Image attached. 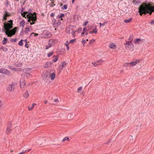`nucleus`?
<instances>
[{
  "mask_svg": "<svg viewBox=\"0 0 154 154\" xmlns=\"http://www.w3.org/2000/svg\"><path fill=\"white\" fill-rule=\"evenodd\" d=\"M107 23V22H104V23H103V24H102V26H104V25H105V24L106 23Z\"/></svg>",
  "mask_w": 154,
  "mask_h": 154,
  "instance_id": "57",
  "label": "nucleus"
},
{
  "mask_svg": "<svg viewBox=\"0 0 154 154\" xmlns=\"http://www.w3.org/2000/svg\"><path fill=\"white\" fill-rule=\"evenodd\" d=\"M82 43L83 44V45H84V44L86 43V41L85 40H82Z\"/></svg>",
  "mask_w": 154,
  "mask_h": 154,
  "instance_id": "43",
  "label": "nucleus"
},
{
  "mask_svg": "<svg viewBox=\"0 0 154 154\" xmlns=\"http://www.w3.org/2000/svg\"><path fill=\"white\" fill-rule=\"evenodd\" d=\"M28 13V12H24L23 13H22L21 15L23 16V17H24L25 18H26V14H27Z\"/></svg>",
  "mask_w": 154,
  "mask_h": 154,
  "instance_id": "23",
  "label": "nucleus"
},
{
  "mask_svg": "<svg viewBox=\"0 0 154 154\" xmlns=\"http://www.w3.org/2000/svg\"><path fill=\"white\" fill-rule=\"evenodd\" d=\"M56 21H54V23H55V25L56 27H58L60 25L61 23V21L60 20H58L56 23H55Z\"/></svg>",
  "mask_w": 154,
  "mask_h": 154,
  "instance_id": "14",
  "label": "nucleus"
},
{
  "mask_svg": "<svg viewBox=\"0 0 154 154\" xmlns=\"http://www.w3.org/2000/svg\"><path fill=\"white\" fill-rule=\"evenodd\" d=\"M23 39H21L20 41L19 42L18 45L20 46H22L23 45Z\"/></svg>",
  "mask_w": 154,
  "mask_h": 154,
  "instance_id": "27",
  "label": "nucleus"
},
{
  "mask_svg": "<svg viewBox=\"0 0 154 154\" xmlns=\"http://www.w3.org/2000/svg\"><path fill=\"white\" fill-rule=\"evenodd\" d=\"M66 140H67L69 141V139L68 137H66L64 138L62 140V141L63 142H64Z\"/></svg>",
  "mask_w": 154,
  "mask_h": 154,
  "instance_id": "24",
  "label": "nucleus"
},
{
  "mask_svg": "<svg viewBox=\"0 0 154 154\" xmlns=\"http://www.w3.org/2000/svg\"><path fill=\"white\" fill-rule=\"evenodd\" d=\"M138 12L140 16L147 13L151 15L152 12H154V5L150 3L142 4L139 7Z\"/></svg>",
  "mask_w": 154,
  "mask_h": 154,
  "instance_id": "1",
  "label": "nucleus"
},
{
  "mask_svg": "<svg viewBox=\"0 0 154 154\" xmlns=\"http://www.w3.org/2000/svg\"><path fill=\"white\" fill-rule=\"evenodd\" d=\"M12 127V125L10 122H8V127L7 128L6 133L8 134L11 130V128Z\"/></svg>",
  "mask_w": 154,
  "mask_h": 154,
  "instance_id": "7",
  "label": "nucleus"
},
{
  "mask_svg": "<svg viewBox=\"0 0 154 154\" xmlns=\"http://www.w3.org/2000/svg\"><path fill=\"white\" fill-rule=\"evenodd\" d=\"M26 84L25 82V80L23 79H21L20 81V87L21 88L24 87V85Z\"/></svg>",
  "mask_w": 154,
  "mask_h": 154,
  "instance_id": "11",
  "label": "nucleus"
},
{
  "mask_svg": "<svg viewBox=\"0 0 154 154\" xmlns=\"http://www.w3.org/2000/svg\"><path fill=\"white\" fill-rule=\"evenodd\" d=\"M67 65V63L65 61H64L62 63V67H65Z\"/></svg>",
  "mask_w": 154,
  "mask_h": 154,
  "instance_id": "25",
  "label": "nucleus"
},
{
  "mask_svg": "<svg viewBox=\"0 0 154 154\" xmlns=\"http://www.w3.org/2000/svg\"><path fill=\"white\" fill-rule=\"evenodd\" d=\"M93 31L95 33H97V29L96 27H95V28L94 29H93Z\"/></svg>",
  "mask_w": 154,
  "mask_h": 154,
  "instance_id": "33",
  "label": "nucleus"
},
{
  "mask_svg": "<svg viewBox=\"0 0 154 154\" xmlns=\"http://www.w3.org/2000/svg\"><path fill=\"white\" fill-rule=\"evenodd\" d=\"M132 20V18H130L128 19H126L124 20V22L126 23H129Z\"/></svg>",
  "mask_w": 154,
  "mask_h": 154,
  "instance_id": "20",
  "label": "nucleus"
},
{
  "mask_svg": "<svg viewBox=\"0 0 154 154\" xmlns=\"http://www.w3.org/2000/svg\"><path fill=\"white\" fill-rule=\"evenodd\" d=\"M103 60H100L98 61L97 63H103Z\"/></svg>",
  "mask_w": 154,
  "mask_h": 154,
  "instance_id": "46",
  "label": "nucleus"
},
{
  "mask_svg": "<svg viewBox=\"0 0 154 154\" xmlns=\"http://www.w3.org/2000/svg\"><path fill=\"white\" fill-rule=\"evenodd\" d=\"M0 48L2 49L4 51H6L8 50V48H7L3 46H2Z\"/></svg>",
  "mask_w": 154,
  "mask_h": 154,
  "instance_id": "21",
  "label": "nucleus"
},
{
  "mask_svg": "<svg viewBox=\"0 0 154 154\" xmlns=\"http://www.w3.org/2000/svg\"><path fill=\"white\" fill-rule=\"evenodd\" d=\"M54 15V14L53 13H52L51 14V17H53Z\"/></svg>",
  "mask_w": 154,
  "mask_h": 154,
  "instance_id": "55",
  "label": "nucleus"
},
{
  "mask_svg": "<svg viewBox=\"0 0 154 154\" xmlns=\"http://www.w3.org/2000/svg\"><path fill=\"white\" fill-rule=\"evenodd\" d=\"M99 24L100 27H101V25H102V24L101 23H100Z\"/></svg>",
  "mask_w": 154,
  "mask_h": 154,
  "instance_id": "63",
  "label": "nucleus"
},
{
  "mask_svg": "<svg viewBox=\"0 0 154 154\" xmlns=\"http://www.w3.org/2000/svg\"><path fill=\"white\" fill-rule=\"evenodd\" d=\"M3 102L0 100V109L2 107Z\"/></svg>",
  "mask_w": 154,
  "mask_h": 154,
  "instance_id": "36",
  "label": "nucleus"
},
{
  "mask_svg": "<svg viewBox=\"0 0 154 154\" xmlns=\"http://www.w3.org/2000/svg\"><path fill=\"white\" fill-rule=\"evenodd\" d=\"M34 34V32H32V33H31V34H30V35H29V37L31 36V35H32V34Z\"/></svg>",
  "mask_w": 154,
  "mask_h": 154,
  "instance_id": "61",
  "label": "nucleus"
},
{
  "mask_svg": "<svg viewBox=\"0 0 154 154\" xmlns=\"http://www.w3.org/2000/svg\"><path fill=\"white\" fill-rule=\"evenodd\" d=\"M89 30H88L87 29V28L86 27V28H84V29H83V31H85V32H88V31Z\"/></svg>",
  "mask_w": 154,
  "mask_h": 154,
  "instance_id": "44",
  "label": "nucleus"
},
{
  "mask_svg": "<svg viewBox=\"0 0 154 154\" xmlns=\"http://www.w3.org/2000/svg\"><path fill=\"white\" fill-rule=\"evenodd\" d=\"M10 14L8 13V12H6L5 13V14H4V15H5V16H10Z\"/></svg>",
  "mask_w": 154,
  "mask_h": 154,
  "instance_id": "37",
  "label": "nucleus"
},
{
  "mask_svg": "<svg viewBox=\"0 0 154 154\" xmlns=\"http://www.w3.org/2000/svg\"><path fill=\"white\" fill-rule=\"evenodd\" d=\"M126 64V63H125V64L124 66H128L129 65H127V64Z\"/></svg>",
  "mask_w": 154,
  "mask_h": 154,
  "instance_id": "62",
  "label": "nucleus"
},
{
  "mask_svg": "<svg viewBox=\"0 0 154 154\" xmlns=\"http://www.w3.org/2000/svg\"><path fill=\"white\" fill-rule=\"evenodd\" d=\"M66 46V47L67 50L68 51L69 49V47L68 46V45L67 44H65Z\"/></svg>",
  "mask_w": 154,
  "mask_h": 154,
  "instance_id": "45",
  "label": "nucleus"
},
{
  "mask_svg": "<svg viewBox=\"0 0 154 154\" xmlns=\"http://www.w3.org/2000/svg\"><path fill=\"white\" fill-rule=\"evenodd\" d=\"M75 39H72V40H70V42H69V43H73L74 42H75Z\"/></svg>",
  "mask_w": 154,
  "mask_h": 154,
  "instance_id": "35",
  "label": "nucleus"
},
{
  "mask_svg": "<svg viewBox=\"0 0 154 154\" xmlns=\"http://www.w3.org/2000/svg\"><path fill=\"white\" fill-rule=\"evenodd\" d=\"M53 57H54V58L53 59V61L54 62H55L57 60L58 58L55 56H54Z\"/></svg>",
  "mask_w": 154,
  "mask_h": 154,
  "instance_id": "26",
  "label": "nucleus"
},
{
  "mask_svg": "<svg viewBox=\"0 0 154 154\" xmlns=\"http://www.w3.org/2000/svg\"><path fill=\"white\" fill-rule=\"evenodd\" d=\"M128 39L129 40V41L132 42L133 39V36H130Z\"/></svg>",
  "mask_w": 154,
  "mask_h": 154,
  "instance_id": "38",
  "label": "nucleus"
},
{
  "mask_svg": "<svg viewBox=\"0 0 154 154\" xmlns=\"http://www.w3.org/2000/svg\"><path fill=\"white\" fill-rule=\"evenodd\" d=\"M150 23L151 25L153 24V25H154V20H152V21Z\"/></svg>",
  "mask_w": 154,
  "mask_h": 154,
  "instance_id": "52",
  "label": "nucleus"
},
{
  "mask_svg": "<svg viewBox=\"0 0 154 154\" xmlns=\"http://www.w3.org/2000/svg\"><path fill=\"white\" fill-rule=\"evenodd\" d=\"M54 101L55 102H59V101H58V99L57 98H56L54 100Z\"/></svg>",
  "mask_w": 154,
  "mask_h": 154,
  "instance_id": "49",
  "label": "nucleus"
},
{
  "mask_svg": "<svg viewBox=\"0 0 154 154\" xmlns=\"http://www.w3.org/2000/svg\"><path fill=\"white\" fill-rule=\"evenodd\" d=\"M29 96V94L27 91L23 94V97L26 98H27Z\"/></svg>",
  "mask_w": 154,
  "mask_h": 154,
  "instance_id": "17",
  "label": "nucleus"
},
{
  "mask_svg": "<svg viewBox=\"0 0 154 154\" xmlns=\"http://www.w3.org/2000/svg\"><path fill=\"white\" fill-rule=\"evenodd\" d=\"M125 48L127 49L130 50L132 48L133 49L134 46L132 43L131 42H127L125 44Z\"/></svg>",
  "mask_w": 154,
  "mask_h": 154,
  "instance_id": "5",
  "label": "nucleus"
},
{
  "mask_svg": "<svg viewBox=\"0 0 154 154\" xmlns=\"http://www.w3.org/2000/svg\"><path fill=\"white\" fill-rule=\"evenodd\" d=\"M26 151H24V150L22 152H21L18 153V154H23L24 153H25L26 152Z\"/></svg>",
  "mask_w": 154,
  "mask_h": 154,
  "instance_id": "48",
  "label": "nucleus"
},
{
  "mask_svg": "<svg viewBox=\"0 0 154 154\" xmlns=\"http://www.w3.org/2000/svg\"><path fill=\"white\" fill-rule=\"evenodd\" d=\"M88 23V21H86L83 24V26H86L87 24Z\"/></svg>",
  "mask_w": 154,
  "mask_h": 154,
  "instance_id": "42",
  "label": "nucleus"
},
{
  "mask_svg": "<svg viewBox=\"0 0 154 154\" xmlns=\"http://www.w3.org/2000/svg\"><path fill=\"white\" fill-rule=\"evenodd\" d=\"M52 46V44L51 43V42H50V41H49V42L48 43V45L46 46L45 49H48L49 48L51 47Z\"/></svg>",
  "mask_w": 154,
  "mask_h": 154,
  "instance_id": "19",
  "label": "nucleus"
},
{
  "mask_svg": "<svg viewBox=\"0 0 154 154\" xmlns=\"http://www.w3.org/2000/svg\"><path fill=\"white\" fill-rule=\"evenodd\" d=\"M89 33H90V34H92L93 33H94V32L93 31H90L89 32Z\"/></svg>",
  "mask_w": 154,
  "mask_h": 154,
  "instance_id": "59",
  "label": "nucleus"
},
{
  "mask_svg": "<svg viewBox=\"0 0 154 154\" xmlns=\"http://www.w3.org/2000/svg\"><path fill=\"white\" fill-rule=\"evenodd\" d=\"M143 40H144V39H141L140 38H137L135 39L133 42L134 44L138 45L140 43H141L142 42H143Z\"/></svg>",
  "mask_w": 154,
  "mask_h": 154,
  "instance_id": "8",
  "label": "nucleus"
},
{
  "mask_svg": "<svg viewBox=\"0 0 154 154\" xmlns=\"http://www.w3.org/2000/svg\"><path fill=\"white\" fill-rule=\"evenodd\" d=\"M24 41L26 42V43H27V40L25 39L24 40Z\"/></svg>",
  "mask_w": 154,
  "mask_h": 154,
  "instance_id": "64",
  "label": "nucleus"
},
{
  "mask_svg": "<svg viewBox=\"0 0 154 154\" xmlns=\"http://www.w3.org/2000/svg\"><path fill=\"white\" fill-rule=\"evenodd\" d=\"M9 22L11 23V24H12V25H13V21L12 20H10L9 21Z\"/></svg>",
  "mask_w": 154,
  "mask_h": 154,
  "instance_id": "56",
  "label": "nucleus"
},
{
  "mask_svg": "<svg viewBox=\"0 0 154 154\" xmlns=\"http://www.w3.org/2000/svg\"><path fill=\"white\" fill-rule=\"evenodd\" d=\"M7 40H8V38H4V39L3 40V45L7 43Z\"/></svg>",
  "mask_w": 154,
  "mask_h": 154,
  "instance_id": "22",
  "label": "nucleus"
},
{
  "mask_svg": "<svg viewBox=\"0 0 154 154\" xmlns=\"http://www.w3.org/2000/svg\"><path fill=\"white\" fill-rule=\"evenodd\" d=\"M52 64V63L51 62H48L45 65V67H50Z\"/></svg>",
  "mask_w": 154,
  "mask_h": 154,
  "instance_id": "16",
  "label": "nucleus"
},
{
  "mask_svg": "<svg viewBox=\"0 0 154 154\" xmlns=\"http://www.w3.org/2000/svg\"><path fill=\"white\" fill-rule=\"evenodd\" d=\"M25 47H26V48H29V46H28V44L27 43H26L25 44Z\"/></svg>",
  "mask_w": 154,
  "mask_h": 154,
  "instance_id": "51",
  "label": "nucleus"
},
{
  "mask_svg": "<svg viewBox=\"0 0 154 154\" xmlns=\"http://www.w3.org/2000/svg\"><path fill=\"white\" fill-rule=\"evenodd\" d=\"M4 29H2V31L4 32L5 31H9L8 29H10L12 28L13 26L12 24H10L8 23H6L5 22L4 23Z\"/></svg>",
  "mask_w": 154,
  "mask_h": 154,
  "instance_id": "4",
  "label": "nucleus"
},
{
  "mask_svg": "<svg viewBox=\"0 0 154 154\" xmlns=\"http://www.w3.org/2000/svg\"><path fill=\"white\" fill-rule=\"evenodd\" d=\"M26 75L27 77L28 76H29L30 75V74L29 73H26Z\"/></svg>",
  "mask_w": 154,
  "mask_h": 154,
  "instance_id": "54",
  "label": "nucleus"
},
{
  "mask_svg": "<svg viewBox=\"0 0 154 154\" xmlns=\"http://www.w3.org/2000/svg\"><path fill=\"white\" fill-rule=\"evenodd\" d=\"M34 35L36 36H37L38 35V33H34Z\"/></svg>",
  "mask_w": 154,
  "mask_h": 154,
  "instance_id": "58",
  "label": "nucleus"
},
{
  "mask_svg": "<svg viewBox=\"0 0 154 154\" xmlns=\"http://www.w3.org/2000/svg\"><path fill=\"white\" fill-rule=\"evenodd\" d=\"M16 83L15 82H13L11 84L8 85L7 87V90L9 92H12L15 89Z\"/></svg>",
  "mask_w": 154,
  "mask_h": 154,
  "instance_id": "3",
  "label": "nucleus"
},
{
  "mask_svg": "<svg viewBox=\"0 0 154 154\" xmlns=\"http://www.w3.org/2000/svg\"><path fill=\"white\" fill-rule=\"evenodd\" d=\"M17 29V28L16 27H14L13 29H12L10 31V32L13 33V35H15V34L16 30Z\"/></svg>",
  "mask_w": 154,
  "mask_h": 154,
  "instance_id": "13",
  "label": "nucleus"
},
{
  "mask_svg": "<svg viewBox=\"0 0 154 154\" xmlns=\"http://www.w3.org/2000/svg\"><path fill=\"white\" fill-rule=\"evenodd\" d=\"M50 73L48 72H44L42 75V77L44 80L45 82H47L49 77H50Z\"/></svg>",
  "mask_w": 154,
  "mask_h": 154,
  "instance_id": "6",
  "label": "nucleus"
},
{
  "mask_svg": "<svg viewBox=\"0 0 154 154\" xmlns=\"http://www.w3.org/2000/svg\"><path fill=\"white\" fill-rule=\"evenodd\" d=\"M53 52H50L47 54L48 55V57H51V55H52L53 54Z\"/></svg>",
  "mask_w": 154,
  "mask_h": 154,
  "instance_id": "32",
  "label": "nucleus"
},
{
  "mask_svg": "<svg viewBox=\"0 0 154 154\" xmlns=\"http://www.w3.org/2000/svg\"><path fill=\"white\" fill-rule=\"evenodd\" d=\"M139 60H137L135 61H134L130 63H126V64H127V65H131V66H133L135 65L137 63H139Z\"/></svg>",
  "mask_w": 154,
  "mask_h": 154,
  "instance_id": "10",
  "label": "nucleus"
},
{
  "mask_svg": "<svg viewBox=\"0 0 154 154\" xmlns=\"http://www.w3.org/2000/svg\"><path fill=\"white\" fill-rule=\"evenodd\" d=\"M82 87H79V88L77 89V92H78L79 93V91L81 90L82 89Z\"/></svg>",
  "mask_w": 154,
  "mask_h": 154,
  "instance_id": "40",
  "label": "nucleus"
},
{
  "mask_svg": "<svg viewBox=\"0 0 154 154\" xmlns=\"http://www.w3.org/2000/svg\"><path fill=\"white\" fill-rule=\"evenodd\" d=\"M25 24V22L24 20H22L20 23V24L23 27Z\"/></svg>",
  "mask_w": 154,
  "mask_h": 154,
  "instance_id": "31",
  "label": "nucleus"
},
{
  "mask_svg": "<svg viewBox=\"0 0 154 154\" xmlns=\"http://www.w3.org/2000/svg\"><path fill=\"white\" fill-rule=\"evenodd\" d=\"M76 31H75L74 32H73L72 33V35H73V36H74V35L75 34V32H76Z\"/></svg>",
  "mask_w": 154,
  "mask_h": 154,
  "instance_id": "53",
  "label": "nucleus"
},
{
  "mask_svg": "<svg viewBox=\"0 0 154 154\" xmlns=\"http://www.w3.org/2000/svg\"><path fill=\"white\" fill-rule=\"evenodd\" d=\"M10 32V31H5V34L6 35H7L8 37H11L14 35H13V33H12L9 34V33Z\"/></svg>",
  "mask_w": 154,
  "mask_h": 154,
  "instance_id": "15",
  "label": "nucleus"
},
{
  "mask_svg": "<svg viewBox=\"0 0 154 154\" xmlns=\"http://www.w3.org/2000/svg\"><path fill=\"white\" fill-rule=\"evenodd\" d=\"M92 64L94 66H97L98 64L97 63H94V62H92Z\"/></svg>",
  "mask_w": 154,
  "mask_h": 154,
  "instance_id": "41",
  "label": "nucleus"
},
{
  "mask_svg": "<svg viewBox=\"0 0 154 154\" xmlns=\"http://www.w3.org/2000/svg\"><path fill=\"white\" fill-rule=\"evenodd\" d=\"M26 17L28 19V21L29 22H30L31 21H32L31 22L30 24L31 25L35 23V22L36 21L37 18L36 16H34L32 14L29 13L28 14L26 15Z\"/></svg>",
  "mask_w": 154,
  "mask_h": 154,
  "instance_id": "2",
  "label": "nucleus"
},
{
  "mask_svg": "<svg viewBox=\"0 0 154 154\" xmlns=\"http://www.w3.org/2000/svg\"><path fill=\"white\" fill-rule=\"evenodd\" d=\"M30 30L29 29V27H26V30L25 31V33H28V32L30 31Z\"/></svg>",
  "mask_w": 154,
  "mask_h": 154,
  "instance_id": "29",
  "label": "nucleus"
},
{
  "mask_svg": "<svg viewBox=\"0 0 154 154\" xmlns=\"http://www.w3.org/2000/svg\"><path fill=\"white\" fill-rule=\"evenodd\" d=\"M64 14H60V16H58V17L59 18H61V20H63V19L62 18L63 17H64Z\"/></svg>",
  "mask_w": 154,
  "mask_h": 154,
  "instance_id": "30",
  "label": "nucleus"
},
{
  "mask_svg": "<svg viewBox=\"0 0 154 154\" xmlns=\"http://www.w3.org/2000/svg\"><path fill=\"white\" fill-rule=\"evenodd\" d=\"M36 105L35 103H33L32 104L31 106V107L30 108H29V111H30L32 110V108L35 105Z\"/></svg>",
  "mask_w": 154,
  "mask_h": 154,
  "instance_id": "28",
  "label": "nucleus"
},
{
  "mask_svg": "<svg viewBox=\"0 0 154 154\" xmlns=\"http://www.w3.org/2000/svg\"><path fill=\"white\" fill-rule=\"evenodd\" d=\"M17 41V39L16 38L12 39L10 40V41L11 42H16Z\"/></svg>",
  "mask_w": 154,
  "mask_h": 154,
  "instance_id": "39",
  "label": "nucleus"
},
{
  "mask_svg": "<svg viewBox=\"0 0 154 154\" xmlns=\"http://www.w3.org/2000/svg\"><path fill=\"white\" fill-rule=\"evenodd\" d=\"M67 8V5H64L63 7L62 8V9L63 10L66 9Z\"/></svg>",
  "mask_w": 154,
  "mask_h": 154,
  "instance_id": "34",
  "label": "nucleus"
},
{
  "mask_svg": "<svg viewBox=\"0 0 154 154\" xmlns=\"http://www.w3.org/2000/svg\"><path fill=\"white\" fill-rule=\"evenodd\" d=\"M50 77H51V79L53 80L55 78V74L54 73L50 74Z\"/></svg>",
  "mask_w": 154,
  "mask_h": 154,
  "instance_id": "18",
  "label": "nucleus"
},
{
  "mask_svg": "<svg viewBox=\"0 0 154 154\" xmlns=\"http://www.w3.org/2000/svg\"><path fill=\"white\" fill-rule=\"evenodd\" d=\"M0 73L8 75L10 74V72L8 70L3 68L0 69Z\"/></svg>",
  "mask_w": 154,
  "mask_h": 154,
  "instance_id": "9",
  "label": "nucleus"
},
{
  "mask_svg": "<svg viewBox=\"0 0 154 154\" xmlns=\"http://www.w3.org/2000/svg\"><path fill=\"white\" fill-rule=\"evenodd\" d=\"M94 41H95V40L94 39H93L92 40H90V42H89V44H91L92 42H94Z\"/></svg>",
  "mask_w": 154,
  "mask_h": 154,
  "instance_id": "47",
  "label": "nucleus"
},
{
  "mask_svg": "<svg viewBox=\"0 0 154 154\" xmlns=\"http://www.w3.org/2000/svg\"><path fill=\"white\" fill-rule=\"evenodd\" d=\"M82 28H80L79 29V31H82Z\"/></svg>",
  "mask_w": 154,
  "mask_h": 154,
  "instance_id": "60",
  "label": "nucleus"
},
{
  "mask_svg": "<svg viewBox=\"0 0 154 154\" xmlns=\"http://www.w3.org/2000/svg\"><path fill=\"white\" fill-rule=\"evenodd\" d=\"M116 47V45L113 43L110 44L109 45V48L112 49H115Z\"/></svg>",
  "mask_w": 154,
  "mask_h": 154,
  "instance_id": "12",
  "label": "nucleus"
},
{
  "mask_svg": "<svg viewBox=\"0 0 154 154\" xmlns=\"http://www.w3.org/2000/svg\"><path fill=\"white\" fill-rule=\"evenodd\" d=\"M3 20H7V16H5V15H4L3 17Z\"/></svg>",
  "mask_w": 154,
  "mask_h": 154,
  "instance_id": "50",
  "label": "nucleus"
}]
</instances>
